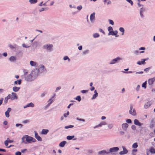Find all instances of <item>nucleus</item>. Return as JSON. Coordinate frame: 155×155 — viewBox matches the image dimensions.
Masks as SVG:
<instances>
[{
	"label": "nucleus",
	"mask_w": 155,
	"mask_h": 155,
	"mask_svg": "<svg viewBox=\"0 0 155 155\" xmlns=\"http://www.w3.org/2000/svg\"><path fill=\"white\" fill-rule=\"evenodd\" d=\"M22 143H24L25 144L28 143H31V142H35L36 140L34 138L29 136L28 135H24L21 138Z\"/></svg>",
	"instance_id": "1"
},
{
	"label": "nucleus",
	"mask_w": 155,
	"mask_h": 155,
	"mask_svg": "<svg viewBox=\"0 0 155 155\" xmlns=\"http://www.w3.org/2000/svg\"><path fill=\"white\" fill-rule=\"evenodd\" d=\"M98 155H109L108 150H103L98 152Z\"/></svg>",
	"instance_id": "2"
},
{
	"label": "nucleus",
	"mask_w": 155,
	"mask_h": 155,
	"mask_svg": "<svg viewBox=\"0 0 155 155\" xmlns=\"http://www.w3.org/2000/svg\"><path fill=\"white\" fill-rule=\"evenodd\" d=\"M119 148L117 147H113L110 148L109 150H108L109 155L110 154L113 153L114 152H117L119 150Z\"/></svg>",
	"instance_id": "3"
},
{
	"label": "nucleus",
	"mask_w": 155,
	"mask_h": 155,
	"mask_svg": "<svg viewBox=\"0 0 155 155\" xmlns=\"http://www.w3.org/2000/svg\"><path fill=\"white\" fill-rule=\"evenodd\" d=\"M129 113L130 114L133 116H136V113L135 109L133 108V106L132 105L130 106V109L129 111Z\"/></svg>",
	"instance_id": "4"
},
{
	"label": "nucleus",
	"mask_w": 155,
	"mask_h": 155,
	"mask_svg": "<svg viewBox=\"0 0 155 155\" xmlns=\"http://www.w3.org/2000/svg\"><path fill=\"white\" fill-rule=\"evenodd\" d=\"M43 48L47 49L49 51H51L52 49L53 45L50 44H46L43 46Z\"/></svg>",
	"instance_id": "5"
},
{
	"label": "nucleus",
	"mask_w": 155,
	"mask_h": 155,
	"mask_svg": "<svg viewBox=\"0 0 155 155\" xmlns=\"http://www.w3.org/2000/svg\"><path fill=\"white\" fill-rule=\"evenodd\" d=\"M38 70L36 69L33 70L31 72V74L32 75L33 78H35L38 75Z\"/></svg>",
	"instance_id": "6"
},
{
	"label": "nucleus",
	"mask_w": 155,
	"mask_h": 155,
	"mask_svg": "<svg viewBox=\"0 0 155 155\" xmlns=\"http://www.w3.org/2000/svg\"><path fill=\"white\" fill-rule=\"evenodd\" d=\"M8 95H10V99H11L12 100L17 98L16 94L14 92H12L11 94H9Z\"/></svg>",
	"instance_id": "7"
},
{
	"label": "nucleus",
	"mask_w": 155,
	"mask_h": 155,
	"mask_svg": "<svg viewBox=\"0 0 155 155\" xmlns=\"http://www.w3.org/2000/svg\"><path fill=\"white\" fill-rule=\"evenodd\" d=\"M121 59L120 57H117L115 59H114L111 60V62L109 63L110 64H115L116 62H118V61L121 60Z\"/></svg>",
	"instance_id": "8"
},
{
	"label": "nucleus",
	"mask_w": 155,
	"mask_h": 155,
	"mask_svg": "<svg viewBox=\"0 0 155 155\" xmlns=\"http://www.w3.org/2000/svg\"><path fill=\"white\" fill-rule=\"evenodd\" d=\"M134 124L135 125L139 126H141L143 125V123H140L137 119H135L134 120Z\"/></svg>",
	"instance_id": "9"
},
{
	"label": "nucleus",
	"mask_w": 155,
	"mask_h": 155,
	"mask_svg": "<svg viewBox=\"0 0 155 155\" xmlns=\"http://www.w3.org/2000/svg\"><path fill=\"white\" fill-rule=\"evenodd\" d=\"M155 81V77L149 79L148 81V83L149 85H151L153 84Z\"/></svg>",
	"instance_id": "10"
},
{
	"label": "nucleus",
	"mask_w": 155,
	"mask_h": 155,
	"mask_svg": "<svg viewBox=\"0 0 155 155\" xmlns=\"http://www.w3.org/2000/svg\"><path fill=\"white\" fill-rule=\"evenodd\" d=\"M35 137L38 141H42V139L41 137L38 135V134L36 131H35Z\"/></svg>",
	"instance_id": "11"
},
{
	"label": "nucleus",
	"mask_w": 155,
	"mask_h": 155,
	"mask_svg": "<svg viewBox=\"0 0 155 155\" xmlns=\"http://www.w3.org/2000/svg\"><path fill=\"white\" fill-rule=\"evenodd\" d=\"M95 13L94 12H93L92 14H91V15H90V20L92 22H93L95 20Z\"/></svg>",
	"instance_id": "12"
},
{
	"label": "nucleus",
	"mask_w": 155,
	"mask_h": 155,
	"mask_svg": "<svg viewBox=\"0 0 155 155\" xmlns=\"http://www.w3.org/2000/svg\"><path fill=\"white\" fill-rule=\"evenodd\" d=\"M53 97L50 98L48 101V102H49L50 101H51V102L49 103L48 104L45 106V109H46L50 106V104L52 103L53 101V100L52 99Z\"/></svg>",
	"instance_id": "13"
},
{
	"label": "nucleus",
	"mask_w": 155,
	"mask_h": 155,
	"mask_svg": "<svg viewBox=\"0 0 155 155\" xmlns=\"http://www.w3.org/2000/svg\"><path fill=\"white\" fill-rule=\"evenodd\" d=\"M32 78L33 77L31 73L25 78V80L27 81H31L32 80Z\"/></svg>",
	"instance_id": "14"
},
{
	"label": "nucleus",
	"mask_w": 155,
	"mask_h": 155,
	"mask_svg": "<svg viewBox=\"0 0 155 155\" xmlns=\"http://www.w3.org/2000/svg\"><path fill=\"white\" fill-rule=\"evenodd\" d=\"M145 8H140V16L141 18H143V12L145 11Z\"/></svg>",
	"instance_id": "15"
},
{
	"label": "nucleus",
	"mask_w": 155,
	"mask_h": 155,
	"mask_svg": "<svg viewBox=\"0 0 155 155\" xmlns=\"http://www.w3.org/2000/svg\"><path fill=\"white\" fill-rule=\"evenodd\" d=\"M34 106V104L32 102H31L30 103L27 104L25 106L23 107V108H26L27 107H33Z\"/></svg>",
	"instance_id": "16"
},
{
	"label": "nucleus",
	"mask_w": 155,
	"mask_h": 155,
	"mask_svg": "<svg viewBox=\"0 0 155 155\" xmlns=\"http://www.w3.org/2000/svg\"><path fill=\"white\" fill-rule=\"evenodd\" d=\"M49 132V130L48 129H43L41 132L42 134L46 135Z\"/></svg>",
	"instance_id": "17"
},
{
	"label": "nucleus",
	"mask_w": 155,
	"mask_h": 155,
	"mask_svg": "<svg viewBox=\"0 0 155 155\" xmlns=\"http://www.w3.org/2000/svg\"><path fill=\"white\" fill-rule=\"evenodd\" d=\"M30 63L31 66L36 67L37 65V63L36 62L32 61H30Z\"/></svg>",
	"instance_id": "18"
},
{
	"label": "nucleus",
	"mask_w": 155,
	"mask_h": 155,
	"mask_svg": "<svg viewBox=\"0 0 155 155\" xmlns=\"http://www.w3.org/2000/svg\"><path fill=\"white\" fill-rule=\"evenodd\" d=\"M16 60V57L14 56H12L9 58V60L11 62H14Z\"/></svg>",
	"instance_id": "19"
},
{
	"label": "nucleus",
	"mask_w": 155,
	"mask_h": 155,
	"mask_svg": "<svg viewBox=\"0 0 155 155\" xmlns=\"http://www.w3.org/2000/svg\"><path fill=\"white\" fill-rule=\"evenodd\" d=\"M94 94L93 95V97L91 98L92 99H94L95 98H96L98 96V94L97 92V91L96 90H95L94 91Z\"/></svg>",
	"instance_id": "20"
},
{
	"label": "nucleus",
	"mask_w": 155,
	"mask_h": 155,
	"mask_svg": "<svg viewBox=\"0 0 155 155\" xmlns=\"http://www.w3.org/2000/svg\"><path fill=\"white\" fill-rule=\"evenodd\" d=\"M128 126V124L127 123H124L122 124V127L123 129L124 130H126Z\"/></svg>",
	"instance_id": "21"
},
{
	"label": "nucleus",
	"mask_w": 155,
	"mask_h": 155,
	"mask_svg": "<svg viewBox=\"0 0 155 155\" xmlns=\"http://www.w3.org/2000/svg\"><path fill=\"white\" fill-rule=\"evenodd\" d=\"M66 143L67 142L66 141H63L59 143V146L61 147H63Z\"/></svg>",
	"instance_id": "22"
},
{
	"label": "nucleus",
	"mask_w": 155,
	"mask_h": 155,
	"mask_svg": "<svg viewBox=\"0 0 155 155\" xmlns=\"http://www.w3.org/2000/svg\"><path fill=\"white\" fill-rule=\"evenodd\" d=\"M20 88L16 86H14L13 88V90L15 92H17L19 90Z\"/></svg>",
	"instance_id": "23"
},
{
	"label": "nucleus",
	"mask_w": 155,
	"mask_h": 155,
	"mask_svg": "<svg viewBox=\"0 0 155 155\" xmlns=\"http://www.w3.org/2000/svg\"><path fill=\"white\" fill-rule=\"evenodd\" d=\"M150 151L151 154L155 153V149L152 147H150Z\"/></svg>",
	"instance_id": "24"
},
{
	"label": "nucleus",
	"mask_w": 155,
	"mask_h": 155,
	"mask_svg": "<svg viewBox=\"0 0 155 155\" xmlns=\"http://www.w3.org/2000/svg\"><path fill=\"white\" fill-rule=\"evenodd\" d=\"M151 105V103L150 102H148L144 105V107L146 108H147L149 107Z\"/></svg>",
	"instance_id": "25"
},
{
	"label": "nucleus",
	"mask_w": 155,
	"mask_h": 155,
	"mask_svg": "<svg viewBox=\"0 0 155 155\" xmlns=\"http://www.w3.org/2000/svg\"><path fill=\"white\" fill-rule=\"evenodd\" d=\"M45 70V67L43 65H41L39 68V70L41 71V72H42Z\"/></svg>",
	"instance_id": "26"
},
{
	"label": "nucleus",
	"mask_w": 155,
	"mask_h": 155,
	"mask_svg": "<svg viewBox=\"0 0 155 155\" xmlns=\"http://www.w3.org/2000/svg\"><path fill=\"white\" fill-rule=\"evenodd\" d=\"M38 2L37 0H29V2L31 4H34Z\"/></svg>",
	"instance_id": "27"
},
{
	"label": "nucleus",
	"mask_w": 155,
	"mask_h": 155,
	"mask_svg": "<svg viewBox=\"0 0 155 155\" xmlns=\"http://www.w3.org/2000/svg\"><path fill=\"white\" fill-rule=\"evenodd\" d=\"M10 95H8L6 97H5V98L4 102L5 104H6L8 102V99H10Z\"/></svg>",
	"instance_id": "28"
},
{
	"label": "nucleus",
	"mask_w": 155,
	"mask_h": 155,
	"mask_svg": "<svg viewBox=\"0 0 155 155\" xmlns=\"http://www.w3.org/2000/svg\"><path fill=\"white\" fill-rule=\"evenodd\" d=\"M119 30L120 31L122 32L121 34L122 35H123L125 31L124 28L122 27H120L119 29Z\"/></svg>",
	"instance_id": "29"
},
{
	"label": "nucleus",
	"mask_w": 155,
	"mask_h": 155,
	"mask_svg": "<svg viewBox=\"0 0 155 155\" xmlns=\"http://www.w3.org/2000/svg\"><path fill=\"white\" fill-rule=\"evenodd\" d=\"M74 137V135L72 136H68L67 137V139L68 140H72Z\"/></svg>",
	"instance_id": "30"
},
{
	"label": "nucleus",
	"mask_w": 155,
	"mask_h": 155,
	"mask_svg": "<svg viewBox=\"0 0 155 155\" xmlns=\"http://www.w3.org/2000/svg\"><path fill=\"white\" fill-rule=\"evenodd\" d=\"M138 144H137V143H134L132 146V147L133 148H137L138 147Z\"/></svg>",
	"instance_id": "31"
},
{
	"label": "nucleus",
	"mask_w": 155,
	"mask_h": 155,
	"mask_svg": "<svg viewBox=\"0 0 155 155\" xmlns=\"http://www.w3.org/2000/svg\"><path fill=\"white\" fill-rule=\"evenodd\" d=\"M107 123L105 121H102L100 124V127H101L103 125H106Z\"/></svg>",
	"instance_id": "32"
},
{
	"label": "nucleus",
	"mask_w": 155,
	"mask_h": 155,
	"mask_svg": "<svg viewBox=\"0 0 155 155\" xmlns=\"http://www.w3.org/2000/svg\"><path fill=\"white\" fill-rule=\"evenodd\" d=\"M108 35H115V34H114V31H110L109 32V33L108 34Z\"/></svg>",
	"instance_id": "33"
},
{
	"label": "nucleus",
	"mask_w": 155,
	"mask_h": 155,
	"mask_svg": "<svg viewBox=\"0 0 155 155\" xmlns=\"http://www.w3.org/2000/svg\"><path fill=\"white\" fill-rule=\"evenodd\" d=\"M63 59L64 60H68V61L69 62L70 60L69 58L67 56H65L63 58Z\"/></svg>",
	"instance_id": "34"
},
{
	"label": "nucleus",
	"mask_w": 155,
	"mask_h": 155,
	"mask_svg": "<svg viewBox=\"0 0 155 155\" xmlns=\"http://www.w3.org/2000/svg\"><path fill=\"white\" fill-rule=\"evenodd\" d=\"M75 99L78 101H80L81 100V98L80 96H77L76 98H75Z\"/></svg>",
	"instance_id": "35"
},
{
	"label": "nucleus",
	"mask_w": 155,
	"mask_h": 155,
	"mask_svg": "<svg viewBox=\"0 0 155 155\" xmlns=\"http://www.w3.org/2000/svg\"><path fill=\"white\" fill-rule=\"evenodd\" d=\"M93 36L94 38H97L99 36V35L98 33H96L93 34Z\"/></svg>",
	"instance_id": "36"
},
{
	"label": "nucleus",
	"mask_w": 155,
	"mask_h": 155,
	"mask_svg": "<svg viewBox=\"0 0 155 155\" xmlns=\"http://www.w3.org/2000/svg\"><path fill=\"white\" fill-rule=\"evenodd\" d=\"M126 1L127 2L130 3L131 6H132L133 5V2L131 0H126Z\"/></svg>",
	"instance_id": "37"
},
{
	"label": "nucleus",
	"mask_w": 155,
	"mask_h": 155,
	"mask_svg": "<svg viewBox=\"0 0 155 155\" xmlns=\"http://www.w3.org/2000/svg\"><path fill=\"white\" fill-rule=\"evenodd\" d=\"M74 127L73 125H69L68 126H66L64 128L65 129H68L70 128L73 127Z\"/></svg>",
	"instance_id": "38"
},
{
	"label": "nucleus",
	"mask_w": 155,
	"mask_h": 155,
	"mask_svg": "<svg viewBox=\"0 0 155 155\" xmlns=\"http://www.w3.org/2000/svg\"><path fill=\"white\" fill-rule=\"evenodd\" d=\"M8 139H9V138H7V140L4 141V144L5 146H7L8 145Z\"/></svg>",
	"instance_id": "39"
},
{
	"label": "nucleus",
	"mask_w": 155,
	"mask_h": 155,
	"mask_svg": "<svg viewBox=\"0 0 155 155\" xmlns=\"http://www.w3.org/2000/svg\"><path fill=\"white\" fill-rule=\"evenodd\" d=\"M147 84V82L145 81V82L143 83L142 84V87H144V88H146V84Z\"/></svg>",
	"instance_id": "40"
},
{
	"label": "nucleus",
	"mask_w": 155,
	"mask_h": 155,
	"mask_svg": "<svg viewBox=\"0 0 155 155\" xmlns=\"http://www.w3.org/2000/svg\"><path fill=\"white\" fill-rule=\"evenodd\" d=\"M123 151L126 154L127 153L128 151L127 149L124 147H123Z\"/></svg>",
	"instance_id": "41"
},
{
	"label": "nucleus",
	"mask_w": 155,
	"mask_h": 155,
	"mask_svg": "<svg viewBox=\"0 0 155 155\" xmlns=\"http://www.w3.org/2000/svg\"><path fill=\"white\" fill-rule=\"evenodd\" d=\"M145 129V127H141L140 130V132L142 134L143 133V130Z\"/></svg>",
	"instance_id": "42"
},
{
	"label": "nucleus",
	"mask_w": 155,
	"mask_h": 155,
	"mask_svg": "<svg viewBox=\"0 0 155 155\" xmlns=\"http://www.w3.org/2000/svg\"><path fill=\"white\" fill-rule=\"evenodd\" d=\"M5 116L7 117H9V112H8V111H6L5 113Z\"/></svg>",
	"instance_id": "43"
},
{
	"label": "nucleus",
	"mask_w": 155,
	"mask_h": 155,
	"mask_svg": "<svg viewBox=\"0 0 155 155\" xmlns=\"http://www.w3.org/2000/svg\"><path fill=\"white\" fill-rule=\"evenodd\" d=\"M47 8H41V9H39V10H38V11L39 12H41L42 11H44V10H45Z\"/></svg>",
	"instance_id": "44"
},
{
	"label": "nucleus",
	"mask_w": 155,
	"mask_h": 155,
	"mask_svg": "<svg viewBox=\"0 0 155 155\" xmlns=\"http://www.w3.org/2000/svg\"><path fill=\"white\" fill-rule=\"evenodd\" d=\"M69 111H67L66 113H65L64 114V116L65 117H66L67 116L69 115Z\"/></svg>",
	"instance_id": "45"
},
{
	"label": "nucleus",
	"mask_w": 155,
	"mask_h": 155,
	"mask_svg": "<svg viewBox=\"0 0 155 155\" xmlns=\"http://www.w3.org/2000/svg\"><path fill=\"white\" fill-rule=\"evenodd\" d=\"M150 148L149 149L147 148L146 149V154L147 155H149L150 154Z\"/></svg>",
	"instance_id": "46"
},
{
	"label": "nucleus",
	"mask_w": 155,
	"mask_h": 155,
	"mask_svg": "<svg viewBox=\"0 0 155 155\" xmlns=\"http://www.w3.org/2000/svg\"><path fill=\"white\" fill-rule=\"evenodd\" d=\"M16 126L17 127H18L19 126H20V128H21L23 126V125L22 124H16Z\"/></svg>",
	"instance_id": "47"
},
{
	"label": "nucleus",
	"mask_w": 155,
	"mask_h": 155,
	"mask_svg": "<svg viewBox=\"0 0 155 155\" xmlns=\"http://www.w3.org/2000/svg\"><path fill=\"white\" fill-rule=\"evenodd\" d=\"M148 58H146V59H143L141 60V62L142 64H143L144 63L145 61L147 60L148 59Z\"/></svg>",
	"instance_id": "48"
},
{
	"label": "nucleus",
	"mask_w": 155,
	"mask_h": 155,
	"mask_svg": "<svg viewBox=\"0 0 155 155\" xmlns=\"http://www.w3.org/2000/svg\"><path fill=\"white\" fill-rule=\"evenodd\" d=\"M107 29H108V30L109 31V32L110 31H112L113 30V28H112V27H111V26H109V27H108Z\"/></svg>",
	"instance_id": "49"
},
{
	"label": "nucleus",
	"mask_w": 155,
	"mask_h": 155,
	"mask_svg": "<svg viewBox=\"0 0 155 155\" xmlns=\"http://www.w3.org/2000/svg\"><path fill=\"white\" fill-rule=\"evenodd\" d=\"M109 23L110 24H111L112 25H114V22L112 20H111V19H109Z\"/></svg>",
	"instance_id": "50"
},
{
	"label": "nucleus",
	"mask_w": 155,
	"mask_h": 155,
	"mask_svg": "<svg viewBox=\"0 0 155 155\" xmlns=\"http://www.w3.org/2000/svg\"><path fill=\"white\" fill-rule=\"evenodd\" d=\"M82 6L81 5H80L77 6V9L79 10H80L82 9Z\"/></svg>",
	"instance_id": "51"
},
{
	"label": "nucleus",
	"mask_w": 155,
	"mask_h": 155,
	"mask_svg": "<svg viewBox=\"0 0 155 155\" xmlns=\"http://www.w3.org/2000/svg\"><path fill=\"white\" fill-rule=\"evenodd\" d=\"M15 155H21V153L20 151H17L15 153Z\"/></svg>",
	"instance_id": "52"
},
{
	"label": "nucleus",
	"mask_w": 155,
	"mask_h": 155,
	"mask_svg": "<svg viewBox=\"0 0 155 155\" xmlns=\"http://www.w3.org/2000/svg\"><path fill=\"white\" fill-rule=\"evenodd\" d=\"M76 119L78 120L82 121L83 122H84L85 121V120L83 119H80V118H76Z\"/></svg>",
	"instance_id": "53"
},
{
	"label": "nucleus",
	"mask_w": 155,
	"mask_h": 155,
	"mask_svg": "<svg viewBox=\"0 0 155 155\" xmlns=\"http://www.w3.org/2000/svg\"><path fill=\"white\" fill-rule=\"evenodd\" d=\"M131 128L134 130H135L136 129V127L135 125H133L131 126Z\"/></svg>",
	"instance_id": "54"
},
{
	"label": "nucleus",
	"mask_w": 155,
	"mask_h": 155,
	"mask_svg": "<svg viewBox=\"0 0 155 155\" xmlns=\"http://www.w3.org/2000/svg\"><path fill=\"white\" fill-rule=\"evenodd\" d=\"M126 122L128 124H130L132 123V121L130 119H128L126 120Z\"/></svg>",
	"instance_id": "55"
},
{
	"label": "nucleus",
	"mask_w": 155,
	"mask_h": 155,
	"mask_svg": "<svg viewBox=\"0 0 155 155\" xmlns=\"http://www.w3.org/2000/svg\"><path fill=\"white\" fill-rule=\"evenodd\" d=\"M114 34H115V36L116 37H118V35H117V34L118 33L117 31L116 30V31H114Z\"/></svg>",
	"instance_id": "56"
},
{
	"label": "nucleus",
	"mask_w": 155,
	"mask_h": 155,
	"mask_svg": "<svg viewBox=\"0 0 155 155\" xmlns=\"http://www.w3.org/2000/svg\"><path fill=\"white\" fill-rule=\"evenodd\" d=\"M150 127L151 128H152L154 127V124L153 123H151L150 126Z\"/></svg>",
	"instance_id": "57"
},
{
	"label": "nucleus",
	"mask_w": 155,
	"mask_h": 155,
	"mask_svg": "<svg viewBox=\"0 0 155 155\" xmlns=\"http://www.w3.org/2000/svg\"><path fill=\"white\" fill-rule=\"evenodd\" d=\"M88 90H83L81 91V92L83 93H84L86 92H88Z\"/></svg>",
	"instance_id": "58"
},
{
	"label": "nucleus",
	"mask_w": 155,
	"mask_h": 155,
	"mask_svg": "<svg viewBox=\"0 0 155 155\" xmlns=\"http://www.w3.org/2000/svg\"><path fill=\"white\" fill-rule=\"evenodd\" d=\"M108 127L109 129H111L113 127V125L112 124H109L108 125Z\"/></svg>",
	"instance_id": "59"
},
{
	"label": "nucleus",
	"mask_w": 155,
	"mask_h": 155,
	"mask_svg": "<svg viewBox=\"0 0 155 155\" xmlns=\"http://www.w3.org/2000/svg\"><path fill=\"white\" fill-rule=\"evenodd\" d=\"M22 45L23 47L26 48H28L30 47V46H26L25 44H23Z\"/></svg>",
	"instance_id": "60"
},
{
	"label": "nucleus",
	"mask_w": 155,
	"mask_h": 155,
	"mask_svg": "<svg viewBox=\"0 0 155 155\" xmlns=\"http://www.w3.org/2000/svg\"><path fill=\"white\" fill-rule=\"evenodd\" d=\"M88 52V51L87 50L83 52V54H86Z\"/></svg>",
	"instance_id": "61"
},
{
	"label": "nucleus",
	"mask_w": 155,
	"mask_h": 155,
	"mask_svg": "<svg viewBox=\"0 0 155 155\" xmlns=\"http://www.w3.org/2000/svg\"><path fill=\"white\" fill-rule=\"evenodd\" d=\"M17 80L18 81V84L19 85L21 83V79L18 80Z\"/></svg>",
	"instance_id": "62"
},
{
	"label": "nucleus",
	"mask_w": 155,
	"mask_h": 155,
	"mask_svg": "<svg viewBox=\"0 0 155 155\" xmlns=\"http://www.w3.org/2000/svg\"><path fill=\"white\" fill-rule=\"evenodd\" d=\"M139 50H145V47H141L139 48Z\"/></svg>",
	"instance_id": "63"
},
{
	"label": "nucleus",
	"mask_w": 155,
	"mask_h": 155,
	"mask_svg": "<svg viewBox=\"0 0 155 155\" xmlns=\"http://www.w3.org/2000/svg\"><path fill=\"white\" fill-rule=\"evenodd\" d=\"M99 31L101 32H102V33H103L104 34H105V32H104V31L101 29H100L99 30Z\"/></svg>",
	"instance_id": "64"
}]
</instances>
